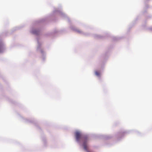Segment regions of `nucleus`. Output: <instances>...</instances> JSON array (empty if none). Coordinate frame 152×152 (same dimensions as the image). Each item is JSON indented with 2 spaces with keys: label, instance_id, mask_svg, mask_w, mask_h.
<instances>
[{
  "label": "nucleus",
  "instance_id": "nucleus-3",
  "mask_svg": "<svg viewBox=\"0 0 152 152\" xmlns=\"http://www.w3.org/2000/svg\"><path fill=\"white\" fill-rule=\"evenodd\" d=\"M95 73L96 75L97 76H99L100 75V73L98 71H96L95 72Z\"/></svg>",
  "mask_w": 152,
  "mask_h": 152
},
{
  "label": "nucleus",
  "instance_id": "nucleus-2",
  "mask_svg": "<svg viewBox=\"0 0 152 152\" xmlns=\"http://www.w3.org/2000/svg\"><path fill=\"white\" fill-rule=\"evenodd\" d=\"M4 47L3 45L1 43H0V52H1L4 50Z\"/></svg>",
  "mask_w": 152,
  "mask_h": 152
},
{
  "label": "nucleus",
  "instance_id": "nucleus-4",
  "mask_svg": "<svg viewBox=\"0 0 152 152\" xmlns=\"http://www.w3.org/2000/svg\"><path fill=\"white\" fill-rule=\"evenodd\" d=\"M33 33L34 34H38V32L37 31L36 32V31H33Z\"/></svg>",
  "mask_w": 152,
  "mask_h": 152
},
{
  "label": "nucleus",
  "instance_id": "nucleus-5",
  "mask_svg": "<svg viewBox=\"0 0 152 152\" xmlns=\"http://www.w3.org/2000/svg\"><path fill=\"white\" fill-rule=\"evenodd\" d=\"M88 151V152H89V151Z\"/></svg>",
  "mask_w": 152,
  "mask_h": 152
},
{
  "label": "nucleus",
  "instance_id": "nucleus-1",
  "mask_svg": "<svg viewBox=\"0 0 152 152\" xmlns=\"http://www.w3.org/2000/svg\"><path fill=\"white\" fill-rule=\"evenodd\" d=\"M75 136L76 140L77 141H79L80 139H82L83 141V146L84 149L88 151V145L87 144L88 140V137L86 136H82L81 134L79 132H76L75 133Z\"/></svg>",
  "mask_w": 152,
  "mask_h": 152
}]
</instances>
